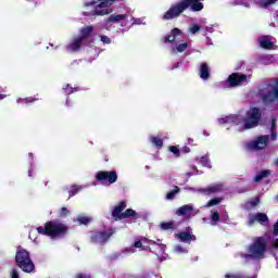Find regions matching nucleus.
<instances>
[{"mask_svg": "<svg viewBox=\"0 0 278 278\" xmlns=\"http://www.w3.org/2000/svg\"><path fill=\"white\" fill-rule=\"evenodd\" d=\"M199 75L203 81H207L210 79V66H207V63L200 64Z\"/></svg>", "mask_w": 278, "mask_h": 278, "instance_id": "b1692460", "label": "nucleus"}, {"mask_svg": "<svg viewBox=\"0 0 278 278\" xmlns=\"http://www.w3.org/2000/svg\"><path fill=\"white\" fill-rule=\"evenodd\" d=\"M273 27H278V11L274 15V22L271 23Z\"/></svg>", "mask_w": 278, "mask_h": 278, "instance_id": "49530a36", "label": "nucleus"}, {"mask_svg": "<svg viewBox=\"0 0 278 278\" xmlns=\"http://www.w3.org/2000/svg\"><path fill=\"white\" fill-rule=\"evenodd\" d=\"M76 223L79 225H88L89 223H92V218L84 215H79L76 217Z\"/></svg>", "mask_w": 278, "mask_h": 278, "instance_id": "7c9ffc66", "label": "nucleus"}, {"mask_svg": "<svg viewBox=\"0 0 278 278\" xmlns=\"http://www.w3.org/2000/svg\"><path fill=\"white\" fill-rule=\"evenodd\" d=\"M11 278H20V276H18V269L13 268V269L11 270Z\"/></svg>", "mask_w": 278, "mask_h": 278, "instance_id": "de8ad7c7", "label": "nucleus"}, {"mask_svg": "<svg viewBox=\"0 0 278 278\" xmlns=\"http://www.w3.org/2000/svg\"><path fill=\"white\" fill-rule=\"evenodd\" d=\"M36 231L41 236H49V238H62L68 231V227L60 222H48L46 225L37 227Z\"/></svg>", "mask_w": 278, "mask_h": 278, "instance_id": "423d86ee", "label": "nucleus"}, {"mask_svg": "<svg viewBox=\"0 0 278 278\" xmlns=\"http://www.w3.org/2000/svg\"><path fill=\"white\" fill-rule=\"evenodd\" d=\"M192 175H201V173H199V169H197V167H193L191 173H187L188 177H192Z\"/></svg>", "mask_w": 278, "mask_h": 278, "instance_id": "a18cd8bd", "label": "nucleus"}, {"mask_svg": "<svg viewBox=\"0 0 278 278\" xmlns=\"http://www.w3.org/2000/svg\"><path fill=\"white\" fill-rule=\"evenodd\" d=\"M254 223H258L260 225H267L268 224V215H266L265 213L250 214L248 216L249 227H253Z\"/></svg>", "mask_w": 278, "mask_h": 278, "instance_id": "f3484780", "label": "nucleus"}, {"mask_svg": "<svg viewBox=\"0 0 278 278\" xmlns=\"http://www.w3.org/2000/svg\"><path fill=\"white\" fill-rule=\"evenodd\" d=\"M66 105H68V100H66Z\"/></svg>", "mask_w": 278, "mask_h": 278, "instance_id": "e2e57ef3", "label": "nucleus"}, {"mask_svg": "<svg viewBox=\"0 0 278 278\" xmlns=\"http://www.w3.org/2000/svg\"><path fill=\"white\" fill-rule=\"evenodd\" d=\"M185 190H188L189 192H195L198 194L210 195V194H218V192H223V190H225V186L223 184H214L205 188L189 187V188H185Z\"/></svg>", "mask_w": 278, "mask_h": 278, "instance_id": "f8f14e48", "label": "nucleus"}, {"mask_svg": "<svg viewBox=\"0 0 278 278\" xmlns=\"http://www.w3.org/2000/svg\"><path fill=\"white\" fill-rule=\"evenodd\" d=\"M273 255H274V257H275V260L277 262L276 268L278 269V256H277V254H273Z\"/></svg>", "mask_w": 278, "mask_h": 278, "instance_id": "13d9d810", "label": "nucleus"}, {"mask_svg": "<svg viewBox=\"0 0 278 278\" xmlns=\"http://www.w3.org/2000/svg\"><path fill=\"white\" fill-rule=\"evenodd\" d=\"M268 247L278 249V238L273 237L270 232L254 238L252 244L247 249L248 253H241L240 257L245 260V262H250V260H264Z\"/></svg>", "mask_w": 278, "mask_h": 278, "instance_id": "7ed1b4c3", "label": "nucleus"}, {"mask_svg": "<svg viewBox=\"0 0 278 278\" xmlns=\"http://www.w3.org/2000/svg\"><path fill=\"white\" fill-rule=\"evenodd\" d=\"M262 49H275V39L273 36H262L258 38Z\"/></svg>", "mask_w": 278, "mask_h": 278, "instance_id": "aec40b11", "label": "nucleus"}, {"mask_svg": "<svg viewBox=\"0 0 278 278\" xmlns=\"http://www.w3.org/2000/svg\"><path fill=\"white\" fill-rule=\"evenodd\" d=\"M189 34H199V31H201V26H199V24H192L189 28H188Z\"/></svg>", "mask_w": 278, "mask_h": 278, "instance_id": "58836bf2", "label": "nucleus"}, {"mask_svg": "<svg viewBox=\"0 0 278 278\" xmlns=\"http://www.w3.org/2000/svg\"><path fill=\"white\" fill-rule=\"evenodd\" d=\"M274 236H278V219H277V222L275 223V225H274Z\"/></svg>", "mask_w": 278, "mask_h": 278, "instance_id": "603ef678", "label": "nucleus"}, {"mask_svg": "<svg viewBox=\"0 0 278 278\" xmlns=\"http://www.w3.org/2000/svg\"><path fill=\"white\" fill-rule=\"evenodd\" d=\"M77 89H73L70 85L63 86V91L65 94H73Z\"/></svg>", "mask_w": 278, "mask_h": 278, "instance_id": "37998d69", "label": "nucleus"}, {"mask_svg": "<svg viewBox=\"0 0 278 278\" xmlns=\"http://www.w3.org/2000/svg\"><path fill=\"white\" fill-rule=\"evenodd\" d=\"M123 218H129L131 216H136V211L128 208L123 213Z\"/></svg>", "mask_w": 278, "mask_h": 278, "instance_id": "a19ab883", "label": "nucleus"}, {"mask_svg": "<svg viewBox=\"0 0 278 278\" xmlns=\"http://www.w3.org/2000/svg\"><path fill=\"white\" fill-rule=\"evenodd\" d=\"M147 243H149V239L140 238L136 240L132 245L126 247L124 250H122L121 255H132V253H136L138 249H141V251H147Z\"/></svg>", "mask_w": 278, "mask_h": 278, "instance_id": "2eb2a0df", "label": "nucleus"}, {"mask_svg": "<svg viewBox=\"0 0 278 278\" xmlns=\"http://www.w3.org/2000/svg\"><path fill=\"white\" fill-rule=\"evenodd\" d=\"M260 64H264L265 66H268V64H275L277 62V56L273 54H267V55H261L258 58Z\"/></svg>", "mask_w": 278, "mask_h": 278, "instance_id": "393cba45", "label": "nucleus"}, {"mask_svg": "<svg viewBox=\"0 0 278 278\" xmlns=\"http://www.w3.org/2000/svg\"><path fill=\"white\" fill-rule=\"evenodd\" d=\"M15 262L18 268H21L24 273H34V269L36 268L29 252L23 248H17Z\"/></svg>", "mask_w": 278, "mask_h": 278, "instance_id": "6e6552de", "label": "nucleus"}, {"mask_svg": "<svg viewBox=\"0 0 278 278\" xmlns=\"http://www.w3.org/2000/svg\"><path fill=\"white\" fill-rule=\"evenodd\" d=\"M28 1H34V0H28Z\"/></svg>", "mask_w": 278, "mask_h": 278, "instance_id": "338daca9", "label": "nucleus"}, {"mask_svg": "<svg viewBox=\"0 0 278 278\" xmlns=\"http://www.w3.org/2000/svg\"><path fill=\"white\" fill-rule=\"evenodd\" d=\"M84 47V41L78 36H74L66 45L65 49L67 53H77Z\"/></svg>", "mask_w": 278, "mask_h": 278, "instance_id": "a211bd4d", "label": "nucleus"}, {"mask_svg": "<svg viewBox=\"0 0 278 278\" xmlns=\"http://www.w3.org/2000/svg\"><path fill=\"white\" fill-rule=\"evenodd\" d=\"M92 31H94V27L87 26V27L80 28L79 34L76 37H78L84 42L85 40H88V38L90 37V34H92Z\"/></svg>", "mask_w": 278, "mask_h": 278, "instance_id": "5701e85b", "label": "nucleus"}, {"mask_svg": "<svg viewBox=\"0 0 278 278\" xmlns=\"http://www.w3.org/2000/svg\"><path fill=\"white\" fill-rule=\"evenodd\" d=\"M113 233L114 230H112V228L106 230H96L91 232V242H93V244H105V242L112 238Z\"/></svg>", "mask_w": 278, "mask_h": 278, "instance_id": "4468645a", "label": "nucleus"}, {"mask_svg": "<svg viewBox=\"0 0 278 278\" xmlns=\"http://www.w3.org/2000/svg\"><path fill=\"white\" fill-rule=\"evenodd\" d=\"M176 238L179 240V242H184L185 244H190L197 240V237L192 233V229L190 228L186 231L176 233Z\"/></svg>", "mask_w": 278, "mask_h": 278, "instance_id": "6ab92c4d", "label": "nucleus"}, {"mask_svg": "<svg viewBox=\"0 0 278 278\" xmlns=\"http://www.w3.org/2000/svg\"><path fill=\"white\" fill-rule=\"evenodd\" d=\"M184 38V33L179 28H174L163 37V42L169 45L170 53H184L188 49V41H179Z\"/></svg>", "mask_w": 278, "mask_h": 278, "instance_id": "39448f33", "label": "nucleus"}, {"mask_svg": "<svg viewBox=\"0 0 278 278\" xmlns=\"http://www.w3.org/2000/svg\"><path fill=\"white\" fill-rule=\"evenodd\" d=\"M101 42H103V45H112V39H110V37L103 35L100 37Z\"/></svg>", "mask_w": 278, "mask_h": 278, "instance_id": "c03bdc74", "label": "nucleus"}, {"mask_svg": "<svg viewBox=\"0 0 278 278\" xmlns=\"http://www.w3.org/2000/svg\"><path fill=\"white\" fill-rule=\"evenodd\" d=\"M225 278H244V274L242 273L226 274Z\"/></svg>", "mask_w": 278, "mask_h": 278, "instance_id": "79ce46f5", "label": "nucleus"}, {"mask_svg": "<svg viewBox=\"0 0 278 278\" xmlns=\"http://www.w3.org/2000/svg\"><path fill=\"white\" fill-rule=\"evenodd\" d=\"M270 140H277V128L275 127V119L271 121V135Z\"/></svg>", "mask_w": 278, "mask_h": 278, "instance_id": "ea45409f", "label": "nucleus"}, {"mask_svg": "<svg viewBox=\"0 0 278 278\" xmlns=\"http://www.w3.org/2000/svg\"><path fill=\"white\" fill-rule=\"evenodd\" d=\"M220 203H223V198H214L211 199L205 205L204 207H214L216 205H220Z\"/></svg>", "mask_w": 278, "mask_h": 278, "instance_id": "c756f323", "label": "nucleus"}, {"mask_svg": "<svg viewBox=\"0 0 278 278\" xmlns=\"http://www.w3.org/2000/svg\"><path fill=\"white\" fill-rule=\"evenodd\" d=\"M243 278H257V277H255V276H253V277H247V276L243 275Z\"/></svg>", "mask_w": 278, "mask_h": 278, "instance_id": "680f3d73", "label": "nucleus"}, {"mask_svg": "<svg viewBox=\"0 0 278 278\" xmlns=\"http://www.w3.org/2000/svg\"><path fill=\"white\" fill-rule=\"evenodd\" d=\"M268 175H270V170H263L261 173H258L255 178L254 181L260 182L262 181L265 177H268Z\"/></svg>", "mask_w": 278, "mask_h": 278, "instance_id": "72a5a7b5", "label": "nucleus"}, {"mask_svg": "<svg viewBox=\"0 0 278 278\" xmlns=\"http://www.w3.org/2000/svg\"><path fill=\"white\" fill-rule=\"evenodd\" d=\"M192 212H194V206H192V204H185L176 211V214L177 216H186L187 218H190Z\"/></svg>", "mask_w": 278, "mask_h": 278, "instance_id": "412c9836", "label": "nucleus"}, {"mask_svg": "<svg viewBox=\"0 0 278 278\" xmlns=\"http://www.w3.org/2000/svg\"><path fill=\"white\" fill-rule=\"evenodd\" d=\"M169 153H173L174 157H179L181 155V150L177 146H170L168 148Z\"/></svg>", "mask_w": 278, "mask_h": 278, "instance_id": "f704fd0d", "label": "nucleus"}, {"mask_svg": "<svg viewBox=\"0 0 278 278\" xmlns=\"http://www.w3.org/2000/svg\"><path fill=\"white\" fill-rule=\"evenodd\" d=\"M34 233H36V230H31V231L29 232V239H30V240H34V242H38V238H34Z\"/></svg>", "mask_w": 278, "mask_h": 278, "instance_id": "8fccbe9b", "label": "nucleus"}, {"mask_svg": "<svg viewBox=\"0 0 278 278\" xmlns=\"http://www.w3.org/2000/svg\"><path fill=\"white\" fill-rule=\"evenodd\" d=\"M262 118V111L257 108H251L244 115L230 114L218 118L219 125H235L240 131L253 129L260 125Z\"/></svg>", "mask_w": 278, "mask_h": 278, "instance_id": "f03ea898", "label": "nucleus"}, {"mask_svg": "<svg viewBox=\"0 0 278 278\" xmlns=\"http://www.w3.org/2000/svg\"><path fill=\"white\" fill-rule=\"evenodd\" d=\"M195 160H197L198 164H201L205 168H212V164L210 163V157H207L206 155L197 157Z\"/></svg>", "mask_w": 278, "mask_h": 278, "instance_id": "c85d7f7f", "label": "nucleus"}, {"mask_svg": "<svg viewBox=\"0 0 278 278\" xmlns=\"http://www.w3.org/2000/svg\"><path fill=\"white\" fill-rule=\"evenodd\" d=\"M256 205H260V198H254L252 200H250L247 204H245V210H253V207H256Z\"/></svg>", "mask_w": 278, "mask_h": 278, "instance_id": "2f4dec72", "label": "nucleus"}, {"mask_svg": "<svg viewBox=\"0 0 278 278\" xmlns=\"http://www.w3.org/2000/svg\"><path fill=\"white\" fill-rule=\"evenodd\" d=\"M146 251L154 253L159 257L160 262H166L168 260V254H166V244L162 243V240L157 239L156 241L149 240L146 243Z\"/></svg>", "mask_w": 278, "mask_h": 278, "instance_id": "1a4fd4ad", "label": "nucleus"}, {"mask_svg": "<svg viewBox=\"0 0 278 278\" xmlns=\"http://www.w3.org/2000/svg\"><path fill=\"white\" fill-rule=\"evenodd\" d=\"M203 0H180L176 4L172 5L169 10L163 15V21H173L181 16L188 8L191 12H201L203 10ZM277 0H232L231 5H241L242 8H251L252 5H258L260 8H268L273 5Z\"/></svg>", "mask_w": 278, "mask_h": 278, "instance_id": "f257e3e1", "label": "nucleus"}, {"mask_svg": "<svg viewBox=\"0 0 278 278\" xmlns=\"http://www.w3.org/2000/svg\"><path fill=\"white\" fill-rule=\"evenodd\" d=\"M173 68H179V63H177Z\"/></svg>", "mask_w": 278, "mask_h": 278, "instance_id": "bf43d9fd", "label": "nucleus"}, {"mask_svg": "<svg viewBox=\"0 0 278 278\" xmlns=\"http://www.w3.org/2000/svg\"><path fill=\"white\" fill-rule=\"evenodd\" d=\"M28 177H34V165L30 164V167L28 169Z\"/></svg>", "mask_w": 278, "mask_h": 278, "instance_id": "864d4df0", "label": "nucleus"}, {"mask_svg": "<svg viewBox=\"0 0 278 278\" xmlns=\"http://www.w3.org/2000/svg\"><path fill=\"white\" fill-rule=\"evenodd\" d=\"M160 227L161 229H163V231H168V229L175 228V223L174 222L162 223Z\"/></svg>", "mask_w": 278, "mask_h": 278, "instance_id": "e433bc0d", "label": "nucleus"}, {"mask_svg": "<svg viewBox=\"0 0 278 278\" xmlns=\"http://www.w3.org/2000/svg\"><path fill=\"white\" fill-rule=\"evenodd\" d=\"M204 136H207V134L204 131Z\"/></svg>", "mask_w": 278, "mask_h": 278, "instance_id": "69168bd1", "label": "nucleus"}, {"mask_svg": "<svg viewBox=\"0 0 278 278\" xmlns=\"http://www.w3.org/2000/svg\"><path fill=\"white\" fill-rule=\"evenodd\" d=\"M179 194V187H175L174 190L167 192L166 194V199L168 201H173V199H175V195Z\"/></svg>", "mask_w": 278, "mask_h": 278, "instance_id": "c9c22d12", "label": "nucleus"}, {"mask_svg": "<svg viewBox=\"0 0 278 278\" xmlns=\"http://www.w3.org/2000/svg\"><path fill=\"white\" fill-rule=\"evenodd\" d=\"M195 214H199V210H198V211H195Z\"/></svg>", "mask_w": 278, "mask_h": 278, "instance_id": "0e129e2a", "label": "nucleus"}, {"mask_svg": "<svg viewBox=\"0 0 278 278\" xmlns=\"http://www.w3.org/2000/svg\"><path fill=\"white\" fill-rule=\"evenodd\" d=\"M5 97H8V96L0 93V101H3V99H5Z\"/></svg>", "mask_w": 278, "mask_h": 278, "instance_id": "4d7b16f0", "label": "nucleus"}, {"mask_svg": "<svg viewBox=\"0 0 278 278\" xmlns=\"http://www.w3.org/2000/svg\"><path fill=\"white\" fill-rule=\"evenodd\" d=\"M68 214H71V210H68L67 207H61L60 211L58 212V216L60 218H66V216H68Z\"/></svg>", "mask_w": 278, "mask_h": 278, "instance_id": "4c0bfd02", "label": "nucleus"}, {"mask_svg": "<svg viewBox=\"0 0 278 278\" xmlns=\"http://www.w3.org/2000/svg\"><path fill=\"white\" fill-rule=\"evenodd\" d=\"M84 188H88V186H84V185H72L68 188V194L70 197H75V194H77L78 192H81V190H84Z\"/></svg>", "mask_w": 278, "mask_h": 278, "instance_id": "a878e982", "label": "nucleus"}, {"mask_svg": "<svg viewBox=\"0 0 278 278\" xmlns=\"http://www.w3.org/2000/svg\"><path fill=\"white\" fill-rule=\"evenodd\" d=\"M205 31H206L207 34H214V25L206 26V27H205Z\"/></svg>", "mask_w": 278, "mask_h": 278, "instance_id": "09e8293b", "label": "nucleus"}, {"mask_svg": "<svg viewBox=\"0 0 278 278\" xmlns=\"http://www.w3.org/2000/svg\"><path fill=\"white\" fill-rule=\"evenodd\" d=\"M116 0H92L85 3L84 16H105L112 14V5Z\"/></svg>", "mask_w": 278, "mask_h": 278, "instance_id": "20e7f679", "label": "nucleus"}, {"mask_svg": "<svg viewBox=\"0 0 278 278\" xmlns=\"http://www.w3.org/2000/svg\"><path fill=\"white\" fill-rule=\"evenodd\" d=\"M28 157H29V162H33V161H34V154H33V153H29V154H28Z\"/></svg>", "mask_w": 278, "mask_h": 278, "instance_id": "6e6d98bb", "label": "nucleus"}, {"mask_svg": "<svg viewBox=\"0 0 278 278\" xmlns=\"http://www.w3.org/2000/svg\"><path fill=\"white\" fill-rule=\"evenodd\" d=\"M268 136H261L257 139L245 143V148L248 149V151H260L262 149H265L268 144Z\"/></svg>", "mask_w": 278, "mask_h": 278, "instance_id": "dca6fc26", "label": "nucleus"}, {"mask_svg": "<svg viewBox=\"0 0 278 278\" xmlns=\"http://www.w3.org/2000/svg\"><path fill=\"white\" fill-rule=\"evenodd\" d=\"M251 74L233 73L226 80L225 88H237L238 86H247L251 81Z\"/></svg>", "mask_w": 278, "mask_h": 278, "instance_id": "9d476101", "label": "nucleus"}, {"mask_svg": "<svg viewBox=\"0 0 278 278\" xmlns=\"http://www.w3.org/2000/svg\"><path fill=\"white\" fill-rule=\"evenodd\" d=\"M151 144H153V147H155V149H162V147H164V140L161 139L157 136H150L149 138Z\"/></svg>", "mask_w": 278, "mask_h": 278, "instance_id": "bb28decb", "label": "nucleus"}, {"mask_svg": "<svg viewBox=\"0 0 278 278\" xmlns=\"http://www.w3.org/2000/svg\"><path fill=\"white\" fill-rule=\"evenodd\" d=\"M174 253H176V255H186L188 253V248L177 244L174 247Z\"/></svg>", "mask_w": 278, "mask_h": 278, "instance_id": "473e14b6", "label": "nucleus"}, {"mask_svg": "<svg viewBox=\"0 0 278 278\" xmlns=\"http://www.w3.org/2000/svg\"><path fill=\"white\" fill-rule=\"evenodd\" d=\"M97 181H100L102 186H112V184H116L118 180V175L116 172H103L100 170L96 175Z\"/></svg>", "mask_w": 278, "mask_h": 278, "instance_id": "ddd939ff", "label": "nucleus"}, {"mask_svg": "<svg viewBox=\"0 0 278 278\" xmlns=\"http://www.w3.org/2000/svg\"><path fill=\"white\" fill-rule=\"evenodd\" d=\"M125 207H127L125 202H121L114 207L112 216L115 220H123V210H125Z\"/></svg>", "mask_w": 278, "mask_h": 278, "instance_id": "4be33fe9", "label": "nucleus"}, {"mask_svg": "<svg viewBox=\"0 0 278 278\" xmlns=\"http://www.w3.org/2000/svg\"><path fill=\"white\" fill-rule=\"evenodd\" d=\"M114 23H122V27H127L129 23L130 25H147L144 17L136 18L127 14H112L104 23V28L111 30Z\"/></svg>", "mask_w": 278, "mask_h": 278, "instance_id": "0eeeda50", "label": "nucleus"}, {"mask_svg": "<svg viewBox=\"0 0 278 278\" xmlns=\"http://www.w3.org/2000/svg\"><path fill=\"white\" fill-rule=\"evenodd\" d=\"M203 223H208L212 227H216L218 223H229V215L227 212H218V210H211L210 217L202 218Z\"/></svg>", "mask_w": 278, "mask_h": 278, "instance_id": "9b49d317", "label": "nucleus"}, {"mask_svg": "<svg viewBox=\"0 0 278 278\" xmlns=\"http://www.w3.org/2000/svg\"><path fill=\"white\" fill-rule=\"evenodd\" d=\"M182 152H184V153H190V148L185 147V148L182 149Z\"/></svg>", "mask_w": 278, "mask_h": 278, "instance_id": "5fc2aeb1", "label": "nucleus"}, {"mask_svg": "<svg viewBox=\"0 0 278 278\" xmlns=\"http://www.w3.org/2000/svg\"><path fill=\"white\" fill-rule=\"evenodd\" d=\"M35 101H38V99L35 98V97L18 98V99L16 100V103H17L18 105H27V103H34Z\"/></svg>", "mask_w": 278, "mask_h": 278, "instance_id": "cd10ccee", "label": "nucleus"}, {"mask_svg": "<svg viewBox=\"0 0 278 278\" xmlns=\"http://www.w3.org/2000/svg\"><path fill=\"white\" fill-rule=\"evenodd\" d=\"M152 277L153 278H162L161 276H157V275H153Z\"/></svg>", "mask_w": 278, "mask_h": 278, "instance_id": "052dcab7", "label": "nucleus"}, {"mask_svg": "<svg viewBox=\"0 0 278 278\" xmlns=\"http://www.w3.org/2000/svg\"><path fill=\"white\" fill-rule=\"evenodd\" d=\"M76 278H92V276L90 274H78Z\"/></svg>", "mask_w": 278, "mask_h": 278, "instance_id": "3c124183", "label": "nucleus"}]
</instances>
